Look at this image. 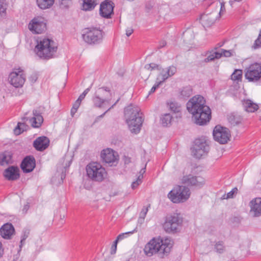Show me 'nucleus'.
Masks as SVG:
<instances>
[{"label": "nucleus", "instance_id": "nucleus-49", "mask_svg": "<svg viewBox=\"0 0 261 261\" xmlns=\"http://www.w3.org/2000/svg\"><path fill=\"white\" fill-rule=\"evenodd\" d=\"M71 4V0H61L60 3V5L64 8H68Z\"/></svg>", "mask_w": 261, "mask_h": 261}, {"label": "nucleus", "instance_id": "nucleus-1", "mask_svg": "<svg viewBox=\"0 0 261 261\" xmlns=\"http://www.w3.org/2000/svg\"><path fill=\"white\" fill-rule=\"evenodd\" d=\"M188 112L193 115L196 124L203 125L211 118V110L205 105L204 97L200 95L194 96L187 103Z\"/></svg>", "mask_w": 261, "mask_h": 261}, {"label": "nucleus", "instance_id": "nucleus-13", "mask_svg": "<svg viewBox=\"0 0 261 261\" xmlns=\"http://www.w3.org/2000/svg\"><path fill=\"white\" fill-rule=\"evenodd\" d=\"M28 28L33 34H41L46 30V21L41 17H34L30 22Z\"/></svg>", "mask_w": 261, "mask_h": 261}, {"label": "nucleus", "instance_id": "nucleus-23", "mask_svg": "<svg viewBox=\"0 0 261 261\" xmlns=\"http://www.w3.org/2000/svg\"><path fill=\"white\" fill-rule=\"evenodd\" d=\"M33 114L34 116L30 119V122L32 123V127L39 128L43 123V117L40 112L36 110H33Z\"/></svg>", "mask_w": 261, "mask_h": 261}, {"label": "nucleus", "instance_id": "nucleus-36", "mask_svg": "<svg viewBox=\"0 0 261 261\" xmlns=\"http://www.w3.org/2000/svg\"><path fill=\"white\" fill-rule=\"evenodd\" d=\"M222 56V51H215L213 54L210 55L207 58H206L204 61L205 63L209 62L214 60L215 59H220Z\"/></svg>", "mask_w": 261, "mask_h": 261}, {"label": "nucleus", "instance_id": "nucleus-61", "mask_svg": "<svg viewBox=\"0 0 261 261\" xmlns=\"http://www.w3.org/2000/svg\"><path fill=\"white\" fill-rule=\"evenodd\" d=\"M30 206L29 204H25L23 208L22 211L23 213H26L29 210Z\"/></svg>", "mask_w": 261, "mask_h": 261}, {"label": "nucleus", "instance_id": "nucleus-26", "mask_svg": "<svg viewBox=\"0 0 261 261\" xmlns=\"http://www.w3.org/2000/svg\"><path fill=\"white\" fill-rule=\"evenodd\" d=\"M55 0H36L37 6L41 10L51 8L55 4Z\"/></svg>", "mask_w": 261, "mask_h": 261}, {"label": "nucleus", "instance_id": "nucleus-57", "mask_svg": "<svg viewBox=\"0 0 261 261\" xmlns=\"http://www.w3.org/2000/svg\"><path fill=\"white\" fill-rule=\"evenodd\" d=\"M167 44V42L165 40H162L160 42L158 46V49H161L164 47H165Z\"/></svg>", "mask_w": 261, "mask_h": 261}, {"label": "nucleus", "instance_id": "nucleus-11", "mask_svg": "<svg viewBox=\"0 0 261 261\" xmlns=\"http://www.w3.org/2000/svg\"><path fill=\"white\" fill-rule=\"evenodd\" d=\"M245 78L249 82H257L261 79V63H254L245 69Z\"/></svg>", "mask_w": 261, "mask_h": 261}, {"label": "nucleus", "instance_id": "nucleus-31", "mask_svg": "<svg viewBox=\"0 0 261 261\" xmlns=\"http://www.w3.org/2000/svg\"><path fill=\"white\" fill-rule=\"evenodd\" d=\"M193 94V89L191 86L184 87L180 92V98L186 99Z\"/></svg>", "mask_w": 261, "mask_h": 261}, {"label": "nucleus", "instance_id": "nucleus-22", "mask_svg": "<svg viewBox=\"0 0 261 261\" xmlns=\"http://www.w3.org/2000/svg\"><path fill=\"white\" fill-rule=\"evenodd\" d=\"M250 213L254 217L261 216V198H256L250 201Z\"/></svg>", "mask_w": 261, "mask_h": 261}, {"label": "nucleus", "instance_id": "nucleus-48", "mask_svg": "<svg viewBox=\"0 0 261 261\" xmlns=\"http://www.w3.org/2000/svg\"><path fill=\"white\" fill-rule=\"evenodd\" d=\"M150 204L148 205V207H143V208L142 209V211L140 214V217L144 219L145 217H146V215L147 214V213L148 211V207H150Z\"/></svg>", "mask_w": 261, "mask_h": 261}, {"label": "nucleus", "instance_id": "nucleus-56", "mask_svg": "<svg viewBox=\"0 0 261 261\" xmlns=\"http://www.w3.org/2000/svg\"><path fill=\"white\" fill-rule=\"evenodd\" d=\"M153 8V5L151 2H148L146 4L145 9L147 12H149Z\"/></svg>", "mask_w": 261, "mask_h": 261}, {"label": "nucleus", "instance_id": "nucleus-21", "mask_svg": "<svg viewBox=\"0 0 261 261\" xmlns=\"http://www.w3.org/2000/svg\"><path fill=\"white\" fill-rule=\"evenodd\" d=\"M49 140L45 136L38 137L33 142L34 147L39 151L46 149L49 146Z\"/></svg>", "mask_w": 261, "mask_h": 261}, {"label": "nucleus", "instance_id": "nucleus-32", "mask_svg": "<svg viewBox=\"0 0 261 261\" xmlns=\"http://www.w3.org/2000/svg\"><path fill=\"white\" fill-rule=\"evenodd\" d=\"M200 20L207 25L213 24L215 20L214 17H212L211 14H203L200 16Z\"/></svg>", "mask_w": 261, "mask_h": 261}, {"label": "nucleus", "instance_id": "nucleus-62", "mask_svg": "<svg viewBox=\"0 0 261 261\" xmlns=\"http://www.w3.org/2000/svg\"><path fill=\"white\" fill-rule=\"evenodd\" d=\"M224 10H225V7H224V3H221V9H220V14L221 13V12H222Z\"/></svg>", "mask_w": 261, "mask_h": 261}, {"label": "nucleus", "instance_id": "nucleus-45", "mask_svg": "<svg viewBox=\"0 0 261 261\" xmlns=\"http://www.w3.org/2000/svg\"><path fill=\"white\" fill-rule=\"evenodd\" d=\"M238 191V190L237 188L235 187L233 188L231 191H230L227 194L226 198L228 199L233 198L234 196L237 193Z\"/></svg>", "mask_w": 261, "mask_h": 261}, {"label": "nucleus", "instance_id": "nucleus-43", "mask_svg": "<svg viewBox=\"0 0 261 261\" xmlns=\"http://www.w3.org/2000/svg\"><path fill=\"white\" fill-rule=\"evenodd\" d=\"M145 68L151 71L154 69L161 70L160 66L155 63H151L148 64H146L145 66Z\"/></svg>", "mask_w": 261, "mask_h": 261}, {"label": "nucleus", "instance_id": "nucleus-64", "mask_svg": "<svg viewBox=\"0 0 261 261\" xmlns=\"http://www.w3.org/2000/svg\"><path fill=\"white\" fill-rule=\"evenodd\" d=\"M234 1H236V2H241L242 0H234Z\"/></svg>", "mask_w": 261, "mask_h": 261}, {"label": "nucleus", "instance_id": "nucleus-63", "mask_svg": "<svg viewBox=\"0 0 261 261\" xmlns=\"http://www.w3.org/2000/svg\"><path fill=\"white\" fill-rule=\"evenodd\" d=\"M145 166H146V165ZM145 170H146V166H145L144 168H143L141 169V170L140 171V174H142L143 175V174L145 172Z\"/></svg>", "mask_w": 261, "mask_h": 261}, {"label": "nucleus", "instance_id": "nucleus-39", "mask_svg": "<svg viewBox=\"0 0 261 261\" xmlns=\"http://www.w3.org/2000/svg\"><path fill=\"white\" fill-rule=\"evenodd\" d=\"M242 71L241 70H236L231 74V79L234 81H239L242 79Z\"/></svg>", "mask_w": 261, "mask_h": 261}, {"label": "nucleus", "instance_id": "nucleus-8", "mask_svg": "<svg viewBox=\"0 0 261 261\" xmlns=\"http://www.w3.org/2000/svg\"><path fill=\"white\" fill-rule=\"evenodd\" d=\"M111 95V91L109 87H102L98 88L92 98L94 106L96 108H101L102 104L109 101L106 98Z\"/></svg>", "mask_w": 261, "mask_h": 261}, {"label": "nucleus", "instance_id": "nucleus-28", "mask_svg": "<svg viewBox=\"0 0 261 261\" xmlns=\"http://www.w3.org/2000/svg\"><path fill=\"white\" fill-rule=\"evenodd\" d=\"M228 121L233 126L238 125L242 121V118L240 115L231 113L228 115Z\"/></svg>", "mask_w": 261, "mask_h": 261}, {"label": "nucleus", "instance_id": "nucleus-20", "mask_svg": "<svg viewBox=\"0 0 261 261\" xmlns=\"http://www.w3.org/2000/svg\"><path fill=\"white\" fill-rule=\"evenodd\" d=\"M9 79L11 85L16 88L22 87L25 82L23 75L16 72H11L9 76Z\"/></svg>", "mask_w": 261, "mask_h": 261}, {"label": "nucleus", "instance_id": "nucleus-54", "mask_svg": "<svg viewBox=\"0 0 261 261\" xmlns=\"http://www.w3.org/2000/svg\"><path fill=\"white\" fill-rule=\"evenodd\" d=\"M160 75L162 76V81H160L159 82H161V84L166 80L169 77H170V75L167 72V71L165 73L161 74Z\"/></svg>", "mask_w": 261, "mask_h": 261}, {"label": "nucleus", "instance_id": "nucleus-33", "mask_svg": "<svg viewBox=\"0 0 261 261\" xmlns=\"http://www.w3.org/2000/svg\"><path fill=\"white\" fill-rule=\"evenodd\" d=\"M83 9L88 11L93 9L97 5V0H82Z\"/></svg>", "mask_w": 261, "mask_h": 261}, {"label": "nucleus", "instance_id": "nucleus-50", "mask_svg": "<svg viewBox=\"0 0 261 261\" xmlns=\"http://www.w3.org/2000/svg\"><path fill=\"white\" fill-rule=\"evenodd\" d=\"M260 46H261V36H260V35H259L258 38L254 41V47L255 48H257Z\"/></svg>", "mask_w": 261, "mask_h": 261}, {"label": "nucleus", "instance_id": "nucleus-47", "mask_svg": "<svg viewBox=\"0 0 261 261\" xmlns=\"http://www.w3.org/2000/svg\"><path fill=\"white\" fill-rule=\"evenodd\" d=\"M167 72L169 73L170 76H172L176 72V68L174 66H169Z\"/></svg>", "mask_w": 261, "mask_h": 261}, {"label": "nucleus", "instance_id": "nucleus-27", "mask_svg": "<svg viewBox=\"0 0 261 261\" xmlns=\"http://www.w3.org/2000/svg\"><path fill=\"white\" fill-rule=\"evenodd\" d=\"M169 110L173 113L177 114L176 117H181V107L177 102L171 101L168 103Z\"/></svg>", "mask_w": 261, "mask_h": 261}, {"label": "nucleus", "instance_id": "nucleus-53", "mask_svg": "<svg viewBox=\"0 0 261 261\" xmlns=\"http://www.w3.org/2000/svg\"><path fill=\"white\" fill-rule=\"evenodd\" d=\"M38 79V75L36 73H33L29 77V80L32 83H34L37 81Z\"/></svg>", "mask_w": 261, "mask_h": 261}, {"label": "nucleus", "instance_id": "nucleus-34", "mask_svg": "<svg viewBox=\"0 0 261 261\" xmlns=\"http://www.w3.org/2000/svg\"><path fill=\"white\" fill-rule=\"evenodd\" d=\"M215 251L219 254H222L225 251V246L224 243L222 241H219L217 242L214 246Z\"/></svg>", "mask_w": 261, "mask_h": 261}, {"label": "nucleus", "instance_id": "nucleus-16", "mask_svg": "<svg viewBox=\"0 0 261 261\" xmlns=\"http://www.w3.org/2000/svg\"><path fill=\"white\" fill-rule=\"evenodd\" d=\"M114 3L111 1H105L100 6L99 13L100 15L106 18H110L114 13Z\"/></svg>", "mask_w": 261, "mask_h": 261}, {"label": "nucleus", "instance_id": "nucleus-59", "mask_svg": "<svg viewBox=\"0 0 261 261\" xmlns=\"http://www.w3.org/2000/svg\"><path fill=\"white\" fill-rule=\"evenodd\" d=\"M4 254V248L2 242L0 241V258L3 256Z\"/></svg>", "mask_w": 261, "mask_h": 261}, {"label": "nucleus", "instance_id": "nucleus-30", "mask_svg": "<svg viewBox=\"0 0 261 261\" xmlns=\"http://www.w3.org/2000/svg\"><path fill=\"white\" fill-rule=\"evenodd\" d=\"M244 106L246 111L248 112H254L258 109V106L253 103L251 100L248 99L244 103Z\"/></svg>", "mask_w": 261, "mask_h": 261}, {"label": "nucleus", "instance_id": "nucleus-9", "mask_svg": "<svg viewBox=\"0 0 261 261\" xmlns=\"http://www.w3.org/2000/svg\"><path fill=\"white\" fill-rule=\"evenodd\" d=\"M160 243H162L160 237L153 238L151 239L144 246L143 251L145 255L151 257L157 253L162 255Z\"/></svg>", "mask_w": 261, "mask_h": 261}, {"label": "nucleus", "instance_id": "nucleus-52", "mask_svg": "<svg viewBox=\"0 0 261 261\" xmlns=\"http://www.w3.org/2000/svg\"><path fill=\"white\" fill-rule=\"evenodd\" d=\"M161 84V82H157L152 87L150 91L149 92V94H151L155 92V91L159 87L160 85Z\"/></svg>", "mask_w": 261, "mask_h": 261}, {"label": "nucleus", "instance_id": "nucleus-58", "mask_svg": "<svg viewBox=\"0 0 261 261\" xmlns=\"http://www.w3.org/2000/svg\"><path fill=\"white\" fill-rule=\"evenodd\" d=\"M134 30L131 28H128L126 30V35L127 36L129 37L132 35L133 33Z\"/></svg>", "mask_w": 261, "mask_h": 261}, {"label": "nucleus", "instance_id": "nucleus-6", "mask_svg": "<svg viewBox=\"0 0 261 261\" xmlns=\"http://www.w3.org/2000/svg\"><path fill=\"white\" fill-rule=\"evenodd\" d=\"M190 196L189 189L185 186H176L169 192L168 197L175 203L184 202Z\"/></svg>", "mask_w": 261, "mask_h": 261}, {"label": "nucleus", "instance_id": "nucleus-42", "mask_svg": "<svg viewBox=\"0 0 261 261\" xmlns=\"http://www.w3.org/2000/svg\"><path fill=\"white\" fill-rule=\"evenodd\" d=\"M25 124L24 123L18 122L16 127L14 129V133L18 135L24 131L23 128L21 126H24Z\"/></svg>", "mask_w": 261, "mask_h": 261}, {"label": "nucleus", "instance_id": "nucleus-10", "mask_svg": "<svg viewBox=\"0 0 261 261\" xmlns=\"http://www.w3.org/2000/svg\"><path fill=\"white\" fill-rule=\"evenodd\" d=\"M209 149V146L204 139H197L195 140L194 144L191 149L193 156L199 159L207 153Z\"/></svg>", "mask_w": 261, "mask_h": 261}, {"label": "nucleus", "instance_id": "nucleus-35", "mask_svg": "<svg viewBox=\"0 0 261 261\" xmlns=\"http://www.w3.org/2000/svg\"><path fill=\"white\" fill-rule=\"evenodd\" d=\"M7 7L5 0H0V18H5L7 16Z\"/></svg>", "mask_w": 261, "mask_h": 261}, {"label": "nucleus", "instance_id": "nucleus-17", "mask_svg": "<svg viewBox=\"0 0 261 261\" xmlns=\"http://www.w3.org/2000/svg\"><path fill=\"white\" fill-rule=\"evenodd\" d=\"M36 167V161L32 155L25 156L22 161L20 168L24 173L32 172Z\"/></svg>", "mask_w": 261, "mask_h": 261}, {"label": "nucleus", "instance_id": "nucleus-15", "mask_svg": "<svg viewBox=\"0 0 261 261\" xmlns=\"http://www.w3.org/2000/svg\"><path fill=\"white\" fill-rule=\"evenodd\" d=\"M182 183L189 186H193L196 188H200L205 184L204 179L200 176H194L192 175L184 176L182 179Z\"/></svg>", "mask_w": 261, "mask_h": 261}, {"label": "nucleus", "instance_id": "nucleus-55", "mask_svg": "<svg viewBox=\"0 0 261 261\" xmlns=\"http://www.w3.org/2000/svg\"><path fill=\"white\" fill-rule=\"evenodd\" d=\"M222 56L225 57H229L231 56L232 54L230 50H227L225 49H222Z\"/></svg>", "mask_w": 261, "mask_h": 261}, {"label": "nucleus", "instance_id": "nucleus-46", "mask_svg": "<svg viewBox=\"0 0 261 261\" xmlns=\"http://www.w3.org/2000/svg\"><path fill=\"white\" fill-rule=\"evenodd\" d=\"M91 87V86H90V87H88V88L84 90V91L80 95V96L77 98V99L79 101H82V100L85 98L86 95L88 94V93L90 90Z\"/></svg>", "mask_w": 261, "mask_h": 261}, {"label": "nucleus", "instance_id": "nucleus-40", "mask_svg": "<svg viewBox=\"0 0 261 261\" xmlns=\"http://www.w3.org/2000/svg\"><path fill=\"white\" fill-rule=\"evenodd\" d=\"M135 231H136V229H135L134 230L130 231H128V232H126L125 233H122L121 234H119L117 236L116 240L117 241V242H118L119 241L122 240L124 238H126L128 235L132 234L134 233Z\"/></svg>", "mask_w": 261, "mask_h": 261}, {"label": "nucleus", "instance_id": "nucleus-37", "mask_svg": "<svg viewBox=\"0 0 261 261\" xmlns=\"http://www.w3.org/2000/svg\"><path fill=\"white\" fill-rule=\"evenodd\" d=\"M30 229H24L22 231V233L21 236V240L20 242L19 247L21 248L22 245L24 244V241L27 239V238L29 237L30 234Z\"/></svg>", "mask_w": 261, "mask_h": 261}, {"label": "nucleus", "instance_id": "nucleus-25", "mask_svg": "<svg viewBox=\"0 0 261 261\" xmlns=\"http://www.w3.org/2000/svg\"><path fill=\"white\" fill-rule=\"evenodd\" d=\"M162 243H160L162 249V255H167L170 251L172 247L171 240L169 238L161 239Z\"/></svg>", "mask_w": 261, "mask_h": 261}, {"label": "nucleus", "instance_id": "nucleus-14", "mask_svg": "<svg viewBox=\"0 0 261 261\" xmlns=\"http://www.w3.org/2000/svg\"><path fill=\"white\" fill-rule=\"evenodd\" d=\"M100 156L103 162L109 166H116L119 161V155L117 152L113 149L107 148L101 152Z\"/></svg>", "mask_w": 261, "mask_h": 261}, {"label": "nucleus", "instance_id": "nucleus-19", "mask_svg": "<svg viewBox=\"0 0 261 261\" xmlns=\"http://www.w3.org/2000/svg\"><path fill=\"white\" fill-rule=\"evenodd\" d=\"M14 233V227L10 223H5L0 228V235L5 239H11Z\"/></svg>", "mask_w": 261, "mask_h": 261}, {"label": "nucleus", "instance_id": "nucleus-18", "mask_svg": "<svg viewBox=\"0 0 261 261\" xmlns=\"http://www.w3.org/2000/svg\"><path fill=\"white\" fill-rule=\"evenodd\" d=\"M3 176L8 180H16L20 177L19 169L16 166H9L4 170Z\"/></svg>", "mask_w": 261, "mask_h": 261}, {"label": "nucleus", "instance_id": "nucleus-2", "mask_svg": "<svg viewBox=\"0 0 261 261\" xmlns=\"http://www.w3.org/2000/svg\"><path fill=\"white\" fill-rule=\"evenodd\" d=\"M142 115L138 107L130 105L124 109V117L131 133L137 134L140 132L143 121Z\"/></svg>", "mask_w": 261, "mask_h": 261}, {"label": "nucleus", "instance_id": "nucleus-24", "mask_svg": "<svg viewBox=\"0 0 261 261\" xmlns=\"http://www.w3.org/2000/svg\"><path fill=\"white\" fill-rule=\"evenodd\" d=\"M13 153L11 151H5L0 154V165L4 166L13 163Z\"/></svg>", "mask_w": 261, "mask_h": 261}, {"label": "nucleus", "instance_id": "nucleus-5", "mask_svg": "<svg viewBox=\"0 0 261 261\" xmlns=\"http://www.w3.org/2000/svg\"><path fill=\"white\" fill-rule=\"evenodd\" d=\"M82 38L89 44H97L101 42L103 38L102 30L95 27L85 28L83 30Z\"/></svg>", "mask_w": 261, "mask_h": 261}, {"label": "nucleus", "instance_id": "nucleus-41", "mask_svg": "<svg viewBox=\"0 0 261 261\" xmlns=\"http://www.w3.org/2000/svg\"><path fill=\"white\" fill-rule=\"evenodd\" d=\"M143 177V176H142V174H140L136 180L133 182L131 185L132 188L133 189H135L142 183Z\"/></svg>", "mask_w": 261, "mask_h": 261}, {"label": "nucleus", "instance_id": "nucleus-38", "mask_svg": "<svg viewBox=\"0 0 261 261\" xmlns=\"http://www.w3.org/2000/svg\"><path fill=\"white\" fill-rule=\"evenodd\" d=\"M81 101H79L78 99H77L73 103L70 111V114L72 117L74 116V114L77 112L79 108L81 105Z\"/></svg>", "mask_w": 261, "mask_h": 261}, {"label": "nucleus", "instance_id": "nucleus-3", "mask_svg": "<svg viewBox=\"0 0 261 261\" xmlns=\"http://www.w3.org/2000/svg\"><path fill=\"white\" fill-rule=\"evenodd\" d=\"M35 49L37 55L40 58L49 60L53 58L55 53L57 51V46L53 40L44 38L38 43Z\"/></svg>", "mask_w": 261, "mask_h": 261}, {"label": "nucleus", "instance_id": "nucleus-29", "mask_svg": "<svg viewBox=\"0 0 261 261\" xmlns=\"http://www.w3.org/2000/svg\"><path fill=\"white\" fill-rule=\"evenodd\" d=\"M160 120L163 126H170L173 120V116L170 113H166L161 117Z\"/></svg>", "mask_w": 261, "mask_h": 261}, {"label": "nucleus", "instance_id": "nucleus-7", "mask_svg": "<svg viewBox=\"0 0 261 261\" xmlns=\"http://www.w3.org/2000/svg\"><path fill=\"white\" fill-rule=\"evenodd\" d=\"M182 223V219L180 217L179 215L174 214L166 218L163 224V227L167 232L174 233L179 230Z\"/></svg>", "mask_w": 261, "mask_h": 261}, {"label": "nucleus", "instance_id": "nucleus-51", "mask_svg": "<svg viewBox=\"0 0 261 261\" xmlns=\"http://www.w3.org/2000/svg\"><path fill=\"white\" fill-rule=\"evenodd\" d=\"M118 244L117 241L115 240V241L113 242V245L111 246V254H115L117 250V245Z\"/></svg>", "mask_w": 261, "mask_h": 261}, {"label": "nucleus", "instance_id": "nucleus-60", "mask_svg": "<svg viewBox=\"0 0 261 261\" xmlns=\"http://www.w3.org/2000/svg\"><path fill=\"white\" fill-rule=\"evenodd\" d=\"M124 163L125 164H129V163H130L131 162V159L130 158H129V157H127V156H124Z\"/></svg>", "mask_w": 261, "mask_h": 261}, {"label": "nucleus", "instance_id": "nucleus-12", "mask_svg": "<svg viewBox=\"0 0 261 261\" xmlns=\"http://www.w3.org/2000/svg\"><path fill=\"white\" fill-rule=\"evenodd\" d=\"M213 134L214 140L221 144L227 143L230 137L229 130L220 125L215 127Z\"/></svg>", "mask_w": 261, "mask_h": 261}, {"label": "nucleus", "instance_id": "nucleus-44", "mask_svg": "<svg viewBox=\"0 0 261 261\" xmlns=\"http://www.w3.org/2000/svg\"><path fill=\"white\" fill-rule=\"evenodd\" d=\"M120 98H118L117 101L109 108L105 112H104L102 114L97 116L95 119V121H94V123H96L97 122V119H99L100 118H102L104 117V116L105 115V114L108 112L111 109H112V108H114V107L117 103V102L119 101Z\"/></svg>", "mask_w": 261, "mask_h": 261}, {"label": "nucleus", "instance_id": "nucleus-4", "mask_svg": "<svg viewBox=\"0 0 261 261\" xmlns=\"http://www.w3.org/2000/svg\"><path fill=\"white\" fill-rule=\"evenodd\" d=\"M87 175L92 180L101 182L107 175V172L101 165L97 162H91L86 168Z\"/></svg>", "mask_w": 261, "mask_h": 261}]
</instances>
